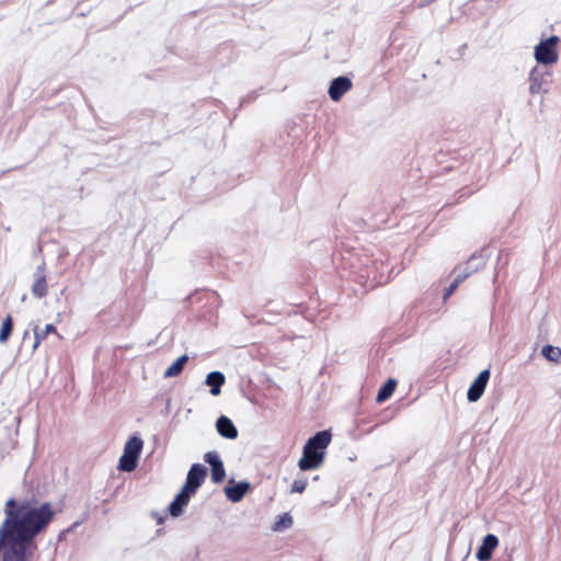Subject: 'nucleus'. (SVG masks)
<instances>
[{
    "label": "nucleus",
    "instance_id": "f257e3e1",
    "mask_svg": "<svg viewBox=\"0 0 561 561\" xmlns=\"http://www.w3.org/2000/svg\"><path fill=\"white\" fill-rule=\"evenodd\" d=\"M54 517L49 502H39L35 497L9 499L0 524V561L32 559L37 550L36 537L45 533Z\"/></svg>",
    "mask_w": 561,
    "mask_h": 561
},
{
    "label": "nucleus",
    "instance_id": "f03ea898",
    "mask_svg": "<svg viewBox=\"0 0 561 561\" xmlns=\"http://www.w3.org/2000/svg\"><path fill=\"white\" fill-rule=\"evenodd\" d=\"M331 442V434L328 431L318 432L308 439L304 447L302 457L298 467L302 471L319 468L324 460V450Z\"/></svg>",
    "mask_w": 561,
    "mask_h": 561
},
{
    "label": "nucleus",
    "instance_id": "7ed1b4c3",
    "mask_svg": "<svg viewBox=\"0 0 561 561\" xmlns=\"http://www.w3.org/2000/svg\"><path fill=\"white\" fill-rule=\"evenodd\" d=\"M142 447V439L138 436H131L124 446V453L119 458L118 469L126 472L134 471L137 467V460Z\"/></svg>",
    "mask_w": 561,
    "mask_h": 561
},
{
    "label": "nucleus",
    "instance_id": "20e7f679",
    "mask_svg": "<svg viewBox=\"0 0 561 561\" xmlns=\"http://www.w3.org/2000/svg\"><path fill=\"white\" fill-rule=\"evenodd\" d=\"M560 38L557 35H552L547 39L541 41L536 45L534 50L535 59L541 65H553L559 59L557 46Z\"/></svg>",
    "mask_w": 561,
    "mask_h": 561
},
{
    "label": "nucleus",
    "instance_id": "39448f33",
    "mask_svg": "<svg viewBox=\"0 0 561 561\" xmlns=\"http://www.w3.org/2000/svg\"><path fill=\"white\" fill-rule=\"evenodd\" d=\"M528 81L530 94L547 93L551 84V72L535 67L529 72Z\"/></svg>",
    "mask_w": 561,
    "mask_h": 561
},
{
    "label": "nucleus",
    "instance_id": "423d86ee",
    "mask_svg": "<svg viewBox=\"0 0 561 561\" xmlns=\"http://www.w3.org/2000/svg\"><path fill=\"white\" fill-rule=\"evenodd\" d=\"M206 472V468L203 465L194 463L187 472L186 481L183 488L195 494L204 482Z\"/></svg>",
    "mask_w": 561,
    "mask_h": 561
},
{
    "label": "nucleus",
    "instance_id": "0eeeda50",
    "mask_svg": "<svg viewBox=\"0 0 561 561\" xmlns=\"http://www.w3.org/2000/svg\"><path fill=\"white\" fill-rule=\"evenodd\" d=\"M490 369H484L473 380L467 392V399L469 402H476L482 397L488 385V381L490 379Z\"/></svg>",
    "mask_w": 561,
    "mask_h": 561
},
{
    "label": "nucleus",
    "instance_id": "6e6552de",
    "mask_svg": "<svg viewBox=\"0 0 561 561\" xmlns=\"http://www.w3.org/2000/svg\"><path fill=\"white\" fill-rule=\"evenodd\" d=\"M353 87L351 79L347 77H337L332 80L329 87V95L332 101L337 102L342 96L348 92Z\"/></svg>",
    "mask_w": 561,
    "mask_h": 561
},
{
    "label": "nucleus",
    "instance_id": "1a4fd4ad",
    "mask_svg": "<svg viewBox=\"0 0 561 561\" xmlns=\"http://www.w3.org/2000/svg\"><path fill=\"white\" fill-rule=\"evenodd\" d=\"M193 495L195 494L182 488L181 492L174 497V500L169 505V512L171 516H180L183 513L184 508L187 506Z\"/></svg>",
    "mask_w": 561,
    "mask_h": 561
},
{
    "label": "nucleus",
    "instance_id": "9d476101",
    "mask_svg": "<svg viewBox=\"0 0 561 561\" xmlns=\"http://www.w3.org/2000/svg\"><path fill=\"white\" fill-rule=\"evenodd\" d=\"M32 294L36 298H43L47 295V283L44 264L38 265L36 268L35 279L32 285Z\"/></svg>",
    "mask_w": 561,
    "mask_h": 561
},
{
    "label": "nucleus",
    "instance_id": "9b49d317",
    "mask_svg": "<svg viewBox=\"0 0 561 561\" xmlns=\"http://www.w3.org/2000/svg\"><path fill=\"white\" fill-rule=\"evenodd\" d=\"M485 265V260L482 255H472L463 265L458 266L454 273L457 275H466V278Z\"/></svg>",
    "mask_w": 561,
    "mask_h": 561
},
{
    "label": "nucleus",
    "instance_id": "f8f14e48",
    "mask_svg": "<svg viewBox=\"0 0 561 561\" xmlns=\"http://www.w3.org/2000/svg\"><path fill=\"white\" fill-rule=\"evenodd\" d=\"M499 545V539L495 535L489 534L483 538L481 547L478 549L477 559L479 561H489L492 557V551Z\"/></svg>",
    "mask_w": 561,
    "mask_h": 561
},
{
    "label": "nucleus",
    "instance_id": "ddd939ff",
    "mask_svg": "<svg viewBox=\"0 0 561 561\" xmlns=\"http://www.w3.org/2000/svg\"><path fill=\"white\" fill-rule=\"evenodd\" d=\"M216 428L219 435L228 439L238 437V430L232 421L227 416H220L216 422Z\"/></svg>",
    "mask_w": 561,
    "mask_h": 561
},
{
    "label": "nucleus",
    "instance_id": "4468645a",
    "mask_svg": "<svg viewBox=\"0 0 561 561\" xmlns=\"http://www.w3.org/2000/svg\"><path fill=\"white\" fill-rule=\"evenodd\" d=\"M250 484L248 482H239L232 486L225 489L226 496L233 503L240 502L245 493L249 491Z\"/></svg>",
    "mask_w": 561,
    "mask_h": 561
},
{
    "label": "nucleus",
    "instance_id": "2eb2a0df",
    "mask_svg": "<svg viewBox=\"0 0 561 561\" xmlns=\"http://www.w3.org/2000/svg\"><path fill=\"white\" fill-rule=\"evenodd\" d=\"M226 378L220 371H211L206 376L205 383L210 387V393L213 396H218L221 392V387L224 386Z\"/></svg>",
    "mask_w": 561,
    "mask_h": 561
},
{
    "label": "nucleus",
    "instance_id": "dca6fc26",
    "mask_svg": "<svg viewBox=\"0 0 561 561\" xmlns=\"http://www.w3.org/2000/svg\"><path fill=\"white\" fill-rule=\"evenodd\" d=\"M187 355L180 356L170 367L167 368V370L163 374L164 378H172L179 376L182 373L184 365L187 363Z\"/></svg>",
    "mask_w": 561,
    "mask_h": 561
},
{
    "label": "nucleus",
    "instance_id": "f3484780",
    "mask_svg": "<svg viewBox=\"0 0 561 561\" xmlns=\"http://www.w3.org/2000/svg\"><path fill=\"white\" fill-rule=\"evenodd\" d=\"M541 355L551 363L561 362V348L553 345H545L541 348Z\"/></svg>",
    "mask_w": 561,
    "mask_h": 561
},
{
    "label": "nucleus",
    "instance_id": "a211bd4d",
    "mask_svg": "<svg viewBox=\"0 0 561 561\" xmlns=\"http://www.w3.org/2000/svg\"><path fill=\"white\" fill-rule=\"evenodd\" d=\"M397 386V381L394 379H389L378 391L377 402L381 403L389 399L394 392Z\"/></svg>",
    "mask_w": 561,
    "mask_h": 561
},
{
    "label": "nucleus",
    "instance_id": "6ab92c4d",
    "mask_svg": "<svg viewBox=\"0 0 561 561\" xmlns=\"http://www.w3.org/2000/svg\"><path fill=\"white\" fill-rule=\"evenodd\" d=\"M49 333H57L56 328L53 324H47L44 330H39L38 328H35L34 335H35V342L33 345V348L36 350L41 342L47 336Z\"/></svg>",
    "mask_w": 561,
    "mask_h": 561
},
{
    "label": "nucleus",
    "instance_id": "aec40b11",
    "mask_svg": "<svg viewBox=\"0 0 561 561\" xmlns=\"http://www.w3.org/2000/svg\"><path fill=\"white\" fill-rule=\"evenodd\" d=\"M13 328L12 318L11 316H8L4 321L2 322L1 329H0V343H5L11 335Z\"/></svg>",
    "mask_w": 561,
    "mask_h": 561
},
{
    "label": "nucleus",
    "instance_id": "412c9836",
    "mask_svg": "<svg viewBox=\"0 0 561 561\" xmlns=\"http://www.w3.org/2000/svg\"><path fill=\"white\" fill-rule=\"evenodd\" d=\"M293 524V518L289 514H284L279 517V519L274 524L273 529L276 531L284 530L289 528Z\"/></svg>",
    "mask_w": 561,
    "mask_h": 561
},
{
    "label": "nucleus",
    "instance_id": "4be33fe9",
    "mask_svg": "<svg viewBox=\"0 0 561 561\" xmlns=\"http://www.w3.org/2000/svg\"><path fill=\"white\" fill-rule=\"evenodd\" d=\"M225 477H226V471H225L222 462L220 465L214 466V468H211V480L215 483L221 482L225 479Z\"/></svg>",
    "mask_w": 561,
    "mask_h": 561
},
{
    "label": "nucleus",
    "instance_id": "5701e85b",
    "mask_svg": "<svg viewBox=\"0 0 561 561\" xmlns=\"http://www.w3.org/2000/svg\"><path fill=\"white\" fill-rule=\"evenodd\" d=\"M204 459L207 463L210 465L211 468H214V466L220 465L222 462L216 451L206 453L204 456Z\"/></svg>",
    "mask_w": 561,
    "mask_h": 561
},
{
    "label": "nucleus",
    "instance_id": "b1692460",
    "mask_svg": "<svg viewBox=\"0 0 561 561\" xmlns=\"http://www.w3.org/2000/svg\"><path fill=\"white\" fill-rule=\"evenodd\" d=\"M204 459L207 463L210 465L211 468H214V466L220 465L222 462L216 451L206 453L204 456Z\"/></svg>",
    "mask_w": 561,
    "mask_h": 561
},
{
    "label": "nucleus",
    "instance_id": "393cba45",
    "mask_svg": "<svg viewBox=\"0 0 561 561\" xmlns=\"http://www.w3.org/2000/svg\"><path fill=\"white\" fill-rule=\"evenodd\" d=\"M307 479H296L291 485L293 493H302L307 488Z\"/></svg>",
    "mask_w": 561,
    "mask_h": 561
},
{
    "label": "nucleus",
    "instance_id": "a878e982",
    "mask_svg": "<svg viewBox=\"0 0 561 561\" xmlns=\"http://www.w3.org/2000/svg\"><path fill=\"white\" fill-rule=\"evenodd\" d=\"M465 279L466 275H461L460 273H458L457 275H455V278L450 286L448 287V289H450L454 293L455 289L459 286V284H461Z\"/></svg>",
    "mask_w": 561,
    "mask_h": 561
},
{
    "label": "nucleus",
    "instance_id": "bb28decb",
    "mask_svg": "<svg viewBox=\"0 0 561 561\" xmlns=\"http://www.w3.org/2000/svg\"><path fill=\"white\" fill-rule=\"evenodd\" d=\"M451 294H453V291L447 288L445 294H444V299L446 300Z\"/></svg>",
    "mask_w": 561,
    "mask_h": 561
},
{
    "label": "nucleus",
    "instance_id": "cd10ccee",
    "mask_svg": "<svg viewBox=\"0 0 561 561\" xmlns=\"http://www.w3.org/2000/svg\"><path fill=\"white\" fill-rule=\"evenodd\" d=\"M164 518L162 516H157V523L162 524Z\"/></svg>",
    "mask_w": 561,
    "mask_h": 561
}]
</instances>
